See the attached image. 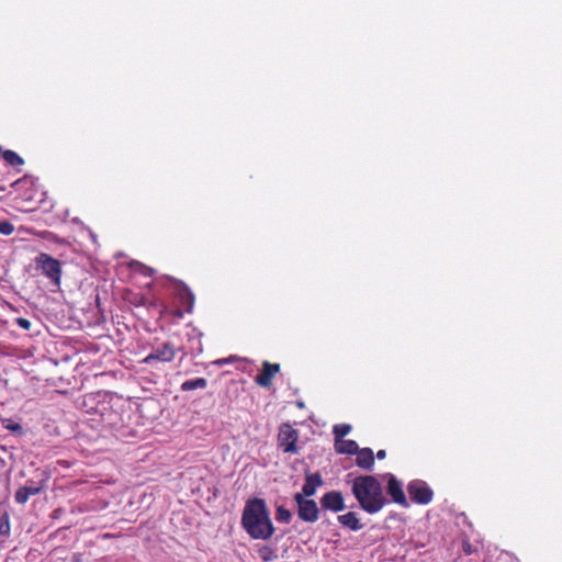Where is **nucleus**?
I'll return each mask as SVG.
<instances>
[{
  "label": "nucleus",
  "mask_w": 562,
  "mask_h": 562,
  "mask_svg": "<svg viewBox=\"0 0 562 562\" xmlns=\"http://www.w3.org/2000/svg\"><path fill=\"white\" fill-rule=\"evenodd\" d=\"M241 526L250 538L268 540L274 533L270 510L262 498H251L245 504Z\"/></svg>",
  "instance_id": "nucleus-1"
},
{
  "label": "nucleus",
  "mask_w": 562,
  "mask_h": 562,
  "mask_svg": "<svg viewBox=\"0 0 562 562\" xmlns=\"http://www.w3.org/2000/svg\"><path fill=\"white\" fill-rule=\"evenodd\" d=\"M351 491L360 508L370 515L379 513L387 503L381 483L373 475L357 476Z\"/></svg>",
  "instance_id": "nucleus-2"
},
{
  "label": "nucleus",
  "mask_w": 562,
  "mask_h": 562,
  "mask_svg": "<svg viewBox=\"0 0 562 562\" xmlns=\"http://www.w3.org/2000/svg\"><path fill=\"white\" fill-rule=\"evenodd\" d=\"M36 269L50 280L55 286L60 285L61 279V263L48 254L41 252L35 258Z\"/></svg>",
  "instance_id": "nucleus-3"
},
{
  "label": "nucleus",
  "mask_w": 562,
  "mask_h": 562,
  "mask_svg": "<svg viewBox=\"0 0 562 562\" xmlns=\"http://www.w3.org/2000/svg\"><path fill=\"white\" fill-rule=\"evenodd\" d=\"M178 348L172 341H165L161 345L154 347L149 355H147L142 363L151 366L154 363L171 362L177 357Z\"/></svg>",
  "instance_id": "nucleus-4"
},
{
  "label": "nucleus",
  "mask_w": 562,
  "mask_h": 562,
  "mask_svg": "<svg viewBox=\"0 0 562 562\" xmlns=\"http://www.w3.org/2000/svg\"><path fill=\"white\" fill-rule=\"evenodd\" d=\"M294 502L297 506V516L305 522H315L319 516L317 504L313 499L303 497V494H295Z\"/></svg>",
  "instance_id": "nucleus-5"
},
{
  "label": "nucleus",
  "mask_w": 562,
  "mask_h": 562,
  "mask_svg": "<svg viewBox=\"0 0 562 562\" xmlns=\"http://www.w3.org/2000/svg\"><path fill=\"white\" fill-rule=\"evenodd\" d=\"M407 492L412 502L416 504L427 505L432 501L434 492L426 482L414 480L408 483Z\"/></svg>",
  "instance_id": "nucleus-6"
},
{
  "label": "nucleus",
  "mask_w": 562,
  "mask_h": 562,
  "mask_svg": "<svg viewBox=\"0 0 562 562\" xmlns=\"http://www.w3.org/2000/svg\"><path fill=\"white\" fill-rule=\"evenodd\" d=\"M299 432L289 424H283L278 434V445L286 453H297Z\"/></svg>",
  "instance_id": "nucleus-7"
},
{
  "label": "nucleus",
  "mask_w": 562,
  "mask_h": 562,
  "mask_svg": "<svg viewBox=\"0 0 562 562\" xmlns=\"http://www.w3.org/2000/svg\"><path fill=\"white\" fill-rule=\"evenodd\" d=\"M279 363H271L269 361L262 362V368L259 374L255 376V382L265 389H270L272 385V380L277 373L280 372Z\"/></svg>",
  "instance_id": "nucleus-8"
},
{
  "label": "nucleus",
  "mask_w": 562,
  "mask_h": 562,
  "mask_svg": "<svg viewBox=\"0 0 562 562\" xmlns=\"http://www.w3.org/2000/svg\"><path fill=\"white\" fill-rule=\"evenodd\" d=\"M386 492L394 503L403 507H408L402 484L393 474H387Z\"/></svg>",
  "instance_id": "nucleus-9"
},
{
  "label": "nucleus",
  "mask_w": 562,
  "mask_h": 562,
  "mask_svg": "<svg viewBox=\"0 0 562 562\" xmlns=\"http://www.w3.org/2000/svg\"><path fill=\"white\" fill-rule=\"evenodd\" d=\"M321 505L326 510L341 512L345 509L344 496L339 491L327 492L321 498Z\"/></svg>",
  "instance_id": "nucleus-10"
},
{
  "label": "nucleus",
  "mask_w": 562,
  "mask_h": 562,
  "mask_svg": "<svg viewBox=\"0 0 562 562\" xmlns=\"http://www.w3.org/2000/svg\"><path fill=\"white\" fill-rule=\"evenodd\" d=\"M177 295L187 313H191L194 306V294L183 282H179L176 286Z\"/></svg>",
  "instance_id": "nucleus-11"
},
{
  "label": "nucleus",
  "mask_w": 562,
  "mask_h": 562,
  "mask_svg": "<svg viewBox=\"0 0 562 562\" xmlns=\"http://www.w3.org/2000/svg\"><path fill=\"white\" fill-rule=\"evenodd\" d=\"M357 454L356 464L363 470H372L374 465V454L372 449L362 448L355 453Z\"/></svg>",
  "instance_id": "nucleus-12"
},
{
  "label": "nucleus",
  "mask_w": 562,
  "mask_h": 562,
  "mask_svg": "<svg viewBox=\"0 0 562 562\" xmlns=\"http://www.w3.org/2000/svg\"><path fill=\"white\" fill-rule=\"evenodd\" d=\"M322 484L323 481L318 473L307 474L300 494H303V497L305 498L311 497L316 493L317 487Z\"/></svg>",
  "instance_id": "nucleus-13"
},
{
  "label": "nucleus",
  "mask_w": 562,
  "mask_h": 562,
  "mask_svg": "<svg viewBox=\"0 0 562 562\" xmlns=\"http://www.w3.org/2000/svg\"><path fill=\"white\" fill-rule=\"evenodd\" d=\"M42 492V486L32 484L21 486L14 494V499L18 504H25L31 496L37 495Z\"/></svg>",
  "instance_id": "nucleus-14"
},
{
  "label": "nucleus",
  "mask_w": 562,
  "mask_h": 562,
  "mask_svg": "<svg viewBox=\"0 0 562 562\" xmlns=\"http://www.w3.org/2000/svg\"><path fill=\"white\" fill-rule=\"evenodd\" d=\"M337 519L339 524L352 531H358L363 527L355 512H348L344 515H339Z\"/></svg>",
  "instance_id": "nucleus-15"
},
{
  "label": "nucleus",
  "mask_w": 562,
  "mask_h": 562,
  "mask_svg": "<svg viewBox=\"0 0 562 562\" xmlns=\"http://www.w3.org/2000/svg\"><path fill=\"white\" fill-rule=\"evenodd\" d=\"M358 448V443L355 440L340 439L335 441V449L340 454H355Z\"/></svg>",
  "instance_id": "nucleus-16"
},
{
  "label": "nucleus",
  "mask_w": 562,
  "mask_h": 562,
  "mask_svg": "<svg viewBox=\"0 0 562 562\" xmlns=\"http://www.w3.org/2000/svg\"><path fill=\"white\" fill-rule=\"evenodd\" d=\"M1 157L4 159V161L8 165H10L14 168L21 167L24 165V159L11 149H7L4 151L1 150Z\"/></svg>",
  "instance_id": "nucleus-17"
},
{
  "label": "nucleus",
  "mask_w": 562,
  "mask_h": 562,
  "mask_svg": "<svg viewBox=\"0 0 562 562\" xmlns=\"http://www.w3.org/2000/svg\"><path fill=\"white\" fill-rule=\"evenodd\" d=\"M207 385V381L204 378H196L192 380H187L181 384L182 391H192L196 389H205Z\"/></svg>",
  "instance_id": "nucleus-18"
},
{
  "label": "nucleus",
  "mask_w": 562,
  "mask_h": 562,
  "mask_svg": "<svg viewBox=\"0 0 562 562\" xmlns=\"http://www.w3.org/2000/svg\"><path fill=\"white\" fill-rule=\"evenodd\" d=\"M258 554L263 562H272L278 559L276 549L267 544L258 549Z\"/></svg>",
  "instance_id": "nucleus-19"
},
{
  "label": "nucleus",
  "mask_w": 562,
  "mask_h": 562,
  "mask_svg": "<svg viewBox=\"0 0 562 562\" xmlns=\"http://www.w3.org/2000/svg\"><path fill=\"white\" fill-rule=\"evenodd\" d=\"M1 425L4 429L11 431V432H14V434H22L23 430H22V426L14 422L13 419L11 418H1Z\"/></svg>",
  "instance_id": "nucleus-20"
},
{
  "label": "nucleus",
  "mask_w": 562,
  "mask_h": 562,
  "mask_svg": "<svg viewBox=\"0 0 562 562\" xmlns=\"http://www.w3.org/2000/svg\"><path fill=\"white\" fill-rule=\"evenodd\" d=\"M351 431V426L348 424H338L333 428L335 441L344 439Z\"/></svg>",
  "instance_id": "nucleus-21"
},
{
  "label": "nucleus",
  "mask_w": 562,
  "mask_h": 562,
  "mask_svg": "<svg viewBox=\"0 0 562 562\" xmlns=\"http://www.w3.org/2000/svg\"><path fill=\"white\" fill-rule=\"evenodd\" d=\"M276 519L279 522L289 524L292 519V513L283 506H278L276 512Z\"/></svg>",
  "instance_id": "nucleus-22"
},
{
  "label": "nucleus",
  "mask_w": 562,
  "mask_h": 562,
  "mask_svg": "<svg viewBox=\"0 0 562 562\" xmlns=\"http://www.w3.org/2000/svg\"><path fill=\"white\" fill-rule=\"evenodd\" d=\"M10 517L7 512L0 515V536H9L10 535Z\"/></svg>",
  "instance_id": "nucleus-23"
},
{
  "label": "nucleus",
  "mask_w": 562,
  "mask_h": 562,
  "mask_svg": "<svg viewBox=\"0 0 562 562\" xmlns=\"http://www.w3.org/2000/svg\"><path fill=\"white\" fill-rule=\"evenodd\" d=\"M14 232V226L9 221L0 222V234L9 236Z\"/></svg>",
  "instance_id": "nucleus-24"
},
{
  "label": "nucleus",
  "mask_w": 562,
  "mask_h": 562,
  "mask_svg": "<svg viewBox=\"0 0 562 562\" xmlns=\"http://www.w3.org/2000/svg\"><path fill=\"white\" fill-rule=\"evenodd\" d=\"M15 323L19 327L25 329V330H29L32 326V323L31 321H29L27 318H24V317H18L15 319Z\"/></svg>",
  "instance_id": "nucleus-25"
},
{
  "label": "nucleus",
  "mask_w": 562,
  "mask_h": 562,
  "mask_svg": "<svg viewBox=\"0 0 562 562\" xmlns=\"http://www.w3.org/2000/svg\"><path fill=\"white\" fill-rule=\"evenodd\" d=\"M462 550L467 555H470L475 552L474 547L468 540H464L462 542Z\"/></svg>",
  "instance_id": "nucleus-26"
},
{
  "label": "nucleus",
  "mask_w": 562,
  "mask_h": 562,
  "mask_svg": "<svg viewBox=\"0 0 562 562\" xmlns=\"http://www.w3.org/2000/svg\"><path fill=\"white\" fill-rule=\"evenodd\" d=\"M385 457H386V452H385V450H379V451L376 452V458H378V459L382 460V459H384Z\"/></svg>",
  "instance_id": "nucleus-27"
},
{
  "label": "nucleus",
  "mask_w": 562,
  "mask_h": 562,
  "mask_svg": "<svg viewBox=\"0 0 562 562\" xmlns=\"http://www.w3.org/2000/svg\"><path fill=\"white\" fill-rule=\"evenodd\" d=\"M175 315L177 317H182V312L180 310L175 311Z\"/></svg>",
  "instance_id": "nucleus-28"
}]
</instances>
